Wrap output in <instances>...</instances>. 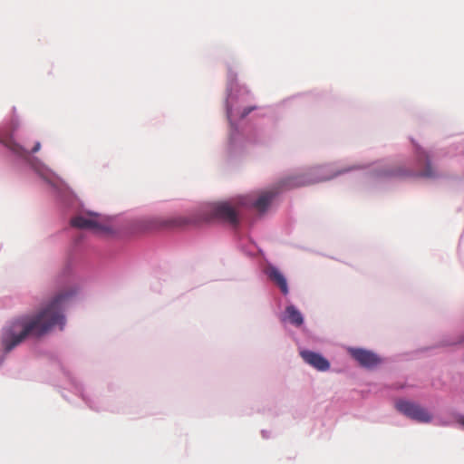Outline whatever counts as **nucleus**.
<instances>
[{"label":"nucleus","instance_id":"8","mask_svg":"<svg viewBox=\"0 0 464 464\" xmlns=\"http://www.w3.org/2000/svg\"><path fill=\"white\" fill-rule=\"evenodd\" d=\"M266 274L268 278L275 283L281 290L283 295L288 294V285L285 276L276 266H270L266 268Z\"/></svg>","mask_w":464,"mask_h":464},{"label":"nucleus","instance_id":"15","mask_svg":"<svg viewBox=\"0 0 464 464\" xmlns=\"http://www.w3.org/2000/svg\"><path fill=\"white\" fill-rule=\"evenodd\" d=\"M166 226H173L172 221L166 223Z\"/></svg>","mask_w":464,"mask_h":464},{"label":"nucleus","instance_id":"3","mask_svg":"<svg viewBox=\"0 0 464 464\" xmlns=\"http://www.w3.org/2000/svg\"><path fill=\"white\" fill-rule=\"evenodd\" d=\"M279 188H272L259 194L256 199H253L250 195L238 198V204L244 207H253L259 212H264L269 207L273 198L278 194Z\"/></svg>","mask_w":464,"mask_h":464},{"label":"nucleus","instance_id":"14","mask_svg":"<svg viewBox=\"0 0 464 464\" xmlns=\"http://www.w3.org/2000/svg\"><path fill=\"white\" fill-rule=\"evenodd\" d=\"M40 148H41V143L39 141H37L34 144V148L32 149L31 152H33V153L37 152L40 150Z\"/></svg>","mask_w":464,"mask_h":464},{"label":"nucleus","instance_id":"10","mask_svg":"<svg viewBox=\"0 0 464 464\" xmlns=\"http://www.w3.org/2000/svg\"><path fill=\"white\" fill-rule=\"evenodd\" d=\"M285 314L289 322L299 327L304 323V318L300 311H298L294 305H288L285 308Z\"/></svg>","mask_w":464,"mask_h":464},{"label":"nucleus","instance_id":"4","mask_svg":"<svg viewBox=\"0 0 464 464\" xmlns=\"http://www.w3.org/2000/svg\"><path fill=\"white\" fill-rule=\"evenodd\" d=\"M241 207L238 204V198L235 206L228 202H220L213 207V214L216 218L229 223L230 225L237 226L238 224L237 208Z\"/></svg>","mask_w":464,"mask_h":464},{"label":"nucleus","instance_id":"2","mask_svg":"<svg viewBox=\"0 0 464 464\" xmlns=\"http://www.w3.org/2000/svg\"><path fill=\"white\" fill-rule=\"evenodd\" d=\"M395 408L406 417L418 422L427 423L432 419L431 414L425 408L413 401L399 400L395 402Z\"/></svg>","mask_w":464,"mask_h":464},{"label":"nucleus","instance_id":"11","mask_svg":"<svg viewBox=\"0 0 464 464\" xmlns=\"http://www.w3.org/2000/svg\"><path fill=\"white\" fill-rule=\"evenodd\" d=\"M5 145L11 150L14 154L22 157L27 158L30 152L23 148L20 144L16 143L12 137H8L4 140Z\"/></svg>","mask_w":464,"mask_h":464},{"label":"nucleus","instance_id":"7","mask_svg":"<svg viewBox=\"0 0 464 464\" xmlns=\"http://www.w3.org/2000/svg\"><path fill=\"white\" fill-rule=\"evenodd\" d=\"M300 354L305 362L318 371L324 372L330 368L329 362L319 353L311 351H302Z\"/></svg>","mask_w":464,"mask_h":464},{"label":"nucleus","instance_id":"1","mask_svg":"<svg viewBox=\"0 0 464 464\" xmlns=\"http://www.w3.org/2000/svg\"><path fill=\"white\" fill-rule=\"evenodd\" d=\"M71 292H62L41 312L34 315H23L13 320L2 333V343L6 352H10L26 337H40L58 325L62 330L65 318L62 314L63 302L72 295Z\"/></svg>","mask_w":464,"mask_h":464},{"label":"nucleus","instance_id":"6","mask_svg":"<svg viewBox=\"0 0 464 464\" xmlns=\"http://www.w3.org/2000/svg\"><path fill=\"white\" fill-rule=\"evenodd\" d=\"M349 353L362 367L372 368L381 362L380 358L375 353L364 349L350 348Z\"/></svg>","mask_w":464,"mask_h":464},{"label":"nucleus","instance_id":"9","mask_svg":"<svg viewBox=\"0 0 464 464\" xmlns=\"http://www.w3.org/2000/svg\"><path fill=\"white\" fill-rule=\"evenodd\" d=\"M309 181H306L304 177H290L279 183V187L284 189H290L296 187L305 186L309 184Z\"/></svg>","mask_w":464,"mask_h":464},{"label":"nucleus","instance_id":"12","mask_svg":"<svg viewBox=\"0 0 464 464\" xmlns=\"http://www.w3.org/2000/svg\"><path fill=\"white\" fill-rule=\"evenodd\" d=\"M419 160H423L425 163V169L420 173V176L425 178L434 177L428 155L425 152H421L420 154Z\"/></svg>","mask_w":464,"mask_h":464},{"label":"nucleus","instance_id":"5","mask_svg":"<svg viewBox=\"0 0 464 464\" xmlns=\"http://www.w3.org/2000/svg\"><path fill=\"white\" fill-rule=\"evenodd\" d=\"M71 225L77 228L102 232L107 229L106 225L98 215L77 216L71 220Z\"/></svg>","mask_w":464,"mask_h":464},{"label":"nucleus","instance_id":"16","mask_svg":"<svg viewBox=\"0 0 464 464\" xmlns=\"http://www.w3.org/2000/svg\"><path fill=\"white\" fill-rule=\"evenodd\" d=\"M460 423L464 426V418L460 420Z\"/></svg>","mask_w":464,"mask_h":464},{"label":"nucleus","instance_id":"13","mask_svg":"<svg viewBox=\"0 0 464 464\" xmlns=\"http://www.w3.org/2000/svg\"><path fill=\"white\" fill-rule=\"evenodd\" d=\"M255 108L254 107H246L243 110L241 117L244 118L248 115Z\"/></svg>","mask_w":464,"mask_h":464}]
</instances>
